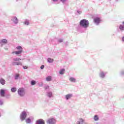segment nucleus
Masks as SVG:
<instances>
[{
	"label": "nucleus",
	"instance_id": "f257e3e1",
	"mask_svg": "<svg viewBox=\"0 0 124 124\" xmlns=\"http://www.w3.org/2000/svg\"><path fill=\"white\" fill-rule=\"evenodd\" d=\"M89 25L90 23H89V20L85 19H82L79 22L80 27H81V28H83L84 29H88Z\"/></svg>",
	"mask_w": 124,
	"mask_h": 124
},
{
	"label": "nucleus",
	"instance_id": "f03ea898",
	"mask_svg": "<svg viewBox=\"0 0 124 124\" xmlns=\"http://www.w3.org/2000/svg\"><path fill=\"white\" fill-rule=\"evenodd\" d=\"M13 61L14 62H12V65H20L22 66L23 65V63L21 62H19L21 61V58L19 57L14 58L13 59Z\"/></svg>",
	"mask_w": 124,
	"mask_h": 124
},
{
	"label": "nucleus",
	"instance_id": "7ed1b4c3",
	"mask_svg": "<svg viewBox=\"0 0 124 124\" xmlns=\"http://www.w3.org/2000/svg\"><path fill=\"white\" fill-rule=\"evenodd\" d=\"M16 50H18L16 51H13L12 54H16L17 56H20L22 53H23V47L20 46L16 47Z\"/></svg>",
	"mask_w": 124,
	"mask_h": 124
},
{
	"label": "nucleus",
	"instance_id": "20e7f679",
	"mask_svg": "<svg viewBox=\"0 0 124 124\" xmlns=\"http://www.w3.org/2000/svg\"><path fill=\"white\" fill-rule=\"evenodd\" d=\"M17 93L19 96H21V97H23L24 95L26 94V93L25 92V89L23 88H21L18 89L17 91Z\"/></svg>",
	"mask_w": 124,
	"mask_h": 124
},
{
	"label": "nucleus",
	"instance_id": "39448f33",
	"mask_svg": "<svg viewBox=\"0 0 124 124\" xmlns=\"http://www.w3.org/2000/svg\"><path fill=\"white\" fill-rule=\"evenodd\" d=\"M27 115L28 114H27V112L25 111H23L21 112V113L20 114V118L21 122H23V121H25V120H26Z\"/></svg>",
	"mask_w": 124,
	"mask_h": 124
},
{
	"label": "nucleus",
	"instance_id": "423d86ee",
	"mask_svg": "<svg viewBox=\"0 0 124 124\" xmlns=\"http://www.w3.org/2000/svg\"><path fill=\"white\" fill-rule=\"evenodd\" d=\"M93 22L94 24H95V25H96L97 26H98V25L100 24V22H101V20L100 19V18L98 17H96L94 18Z\"/></svg>",
	"mask_w": 124,
	"mask_h": 124
},
{
	"label": "nucleus",
	"instance_id": "0eeeda50",
	"mask_svg": "<svg viewBox=\"0 0 124 124\" xmlns=\"http://www.w3.org/2000/svg\"><path fill=\"white\" fill-rule=\"evenodd\" d=\"M47 124H56V120L54 118H50L46 121Z\"/></svg>",
	"mask_w": 124,
	"mask_h": 124
},
{
	"label": "nucleus",
	"instance_id": "6e6552de",
	"mask_svg": "<svg viewBox=\"0 0 124 124\" xmlns=\"http://www.w3.org/2000/svg\"><path fill=\"white\" fill-rule=\"evenodd\" d=\"M119 31L124 32V21L122 22V24H120L119 26Z\"/></svg>",
	"mask_w": 124,
	"mask_h": 124
},
{
	"label": "nucleus",
	"instance_id": "1a4fd4ad",
	"mask_svg": "<svg viewBox=\"0 0 124 124\" xmlns=\"http://www.w3.org/2000/svg\"><path fill=\"white\" fill-rule=\"evenodd\" d=\"M12 21H13L15 25H17L19 23V19H18V18H17L16 16H13Z\"/></svg>",
	"mask_w": 124,
	"mask_h": 124
},
{
	"label": "nucleus",
	"instance_id": "9d476101",
	"mask_svg": "<svg viewBox=\"0 0 124 124\" xmlns=\"http://www.w3.org/2000/svg\"><path fill=\"white\" fill-rule=\"evenodd\" d=\"M35 124H45V121L42 119H38L36 121Z\"/></svg>",
	"mask_w": 124,
	"mask_h": 124
},
{
	"label": "nucleus",
	"instance_id": "9b49d317",
	"mask_svg": "<svg viewBox=\"0 0 124 124\" xmlns=\"http://www.w3.org/2000/svg\"><path fill=\"white\" fill-rule=\"evenodd\" d=\"M0 95L2 97H4V96H5V90L4 89L0 90Z\"/></svg>",
	"mask_w": 124,
	"mask_h": 124
},
{
	"label": "nucleus",
	"instance_id": "f8f14e48",
	"mask_svg": "<svg viewBox=\"0 0 124 124\" xmlns=\"http://www.w3.org/2000/svg\"><path fill=\"white\" fill-rule=\"evenodd\" d=\"M73 96V95L71 93H69L65 95V97L66 100H68L69 99H70V98H71V97H72Z\"/></svg>",
	"mask_w": 124,
	"mask_h": 124
},
{
	"label": "nucleus",
	"instance_id": "ddd939ff",
	"mask_svg": "<svg viewBox=\"0 0 124 124\" xmlns=\"http://www.w3.org/2000/svg\"><path fill=\"white\" fill-rule=\"evenodd\" d=\"M99 76L100 77V78L103 79L104 78H105V73L102 71L99 73Z\"/></svg>",
	"mask_w": 124,
	"mask_h": 124
},
{
	"label": "nucleus",
	"instance_id": "4468645a",
	"mask_svg": "<svg viewBox=\"0 0 124 124\" xmlns=\"http://www.w3.org/2000/svg\"><path fill=\"white\" fill-rule=\"evenodd\" d=\"M8 42L7 41V40L5 39L0 40V44H1V43H2L3 44H7Z\"/></svg>",
	"mask_w": 124,
	"mask_h": 124
},
{
	"label": "nucleus",
	"instance_id": "2eb2a0df",
	"mask_svg": "<svg viewBox=\"0 0 124 124\" xmlns=\"http://www.w3.org/2000/svg\"><path fill=\"white\" fill-rule=\"evenodd\" d=\"M47 96H48L49 98H51V97H53V93L51 92H47Z\"/></svg>",
	"mask_w": 124,
	"mask_h": 124
},
{
	"label": "nucleus",
	"instance_id": "dca6fc26",
	"mask_svg": "<svg viewBox=\"0 0 124 124\" xmlns=\"http://www.w3.org/2000/svg\"><path fill=\"white\" fill-rule=\"evenodd\" d=\"M69 81H70V82H72V83H75L76 82V79L73 77H71L69 78Z\"/></svg>",
	"mask_w": 124,
	"mask_h": 124
},
{
	"label": "nucleus",
	"instance_id": "f3484780",
	"mask_svg": "<svg viewBox=\"0 0 124 124\" xmlns=\"http://www.w3.org/2000/svg\"><path fill=\"white\" fill-rule=\"evenodd\" d=\"M47 62L49 63H52V62H54V59L51 58H47Z\"/></svg>",
	"mask_w": 124,
	"mask_h": 124
},
{
	"label": "nucleus",
	"instance_id": "a211bd4d",
	"mask_svg": "<svg viewBox=\"0 0 124 124\" xmlns=\"http://www.w3.org/2000/svg\"><path fill=\"white\" fill-rule=\"evenodd\" d=\"M80 121H78L77 122V124H84V119H83L82 118H80Z\"/></svg>",
	"mask_w": 124,
	"mask_h": 124
},
{
	"label": "nucleus",
	"instance_id": "6ab92c4d",
	"mask_svg": "<svg viewBox=\"0 0 124 124\" xmlns=\"http://www.w3.org/2000/svg\"><path fill=\"white\" fill-rule=\"evenodd\" d=\"M64 71H65V69L64 68L61 69L60 70L59 73L61 74V75H63V74H64Z\"/></svg>",
	"mask_w": 124,
	"mask_h": 124
},
{
	"label": "nucleus",
	"instance_id": "aec40b11",
	"mask_svg": "<svg viewBox=\"0 0 124 124\" xmlns=\"http://www.w3.org/2000/svg\"><path fill=\"white\" fill-rule=\"evenodd\" d=\"M0 83L1 85H5V80L3 78H0Z\"/></svg>",
	"mask_w": 124,
	"mask_h": 124
},
{
	"label": "nucleus",
	"instance_id": "412c9836",
	"mask_svg": "<svg viewBox=\"0 0 124 124\" xmlns=\"http://www.w3.org/2000/svg\"><path fill=\"white\" fill-rule=\"evenodd\" d=\"M26 124H31L32 122L31 121V118H28L26 120Z\"/></svg>",
	"mask_w": 124,
	"mask_h": 124
},
{
	"label": "nucleus",
	"instance_id": "4be33fe9",
	"mask_svg": "<svg viewBox=\"0 0 124 124\" xmlns=\"http://www.w3.org/2000/svg\"><path fill=\"white\" fill-rule=\"evenodd\" d=\"M93 119H94V121H95V122L98 121V120H99V117H98V115H95L94 116Z\"/></svg>",
	"mask_w": 124,
	"mask_h": 124
},
{
	"label": "nucleus",
	"instance_id": "5701e85b",
	"mask_svg": "<svg viewBox=\"0 0 124 124\" xmlns=\"http://www.w3.org/2000/svg\"><path fill=\"white\" fill-rule=\"evenodd\" d=\"M46 80L47 82H50V81H52V77L51 76H48L46 78Z\"/></svg>",
	"mask_w": 124,
	"mask_h": 124
},
{
	"label": "nucleus",
	"instance_id": "b1692460",
	"mask_svg": "<svg viewBox=\"0 0 124 124\" xmlns=\"http://www.w3.org/2000/svg\"><path fill=\"white\" fill-rule=\"evenodd\" d=\"M36 84V81L35 80H31V86H34V85Z\"/></svg>",
	"mask_w": 124,
	"mask_h": 124
},
{
	"label": "nucleus",
	"instance_id": "393cba45",
	"mask_svg": "<svg viewBox=\"0 0 124 124\" xmlns=\"http://www.w3.org/2000/svg\"><path fill=\"white\" fill-rule=\"evenodd\" d=\"M17 91V89L16 87H12L11 89V91L12 93H15Z\"/></svg>",
	"mask_w": 124,
	"mask_h": 124
},
{
	"label": "nucleus",
	"instance_id": "a878e982",
	"mask_svg": "<svg viewBox=\"0 0 124 124\" xmlns=\"http://www.w3.org/2000/svg\"><path fill=\"white\" fill-rule=\"evenodd\" d=\"M76 15H81L82 14V11L79 10L77 11V13H76Z\"/></svg>",
	"mask_w": 124,
	"mask_h": 124
},
{
	"label": "nucleus",
	"instance_id": "bb28decb",
	"mask_svg": "<svg viewBox=\"0 0 124 124\" xmlns=\"http://www.w3.org/2000/svg\"><path fill=\"white\" fill-rule=\"evenodd\" d=\"M24 25H30V22L29 21V20L28 19L25 20L24 23Z\"/></svg>",
	"mask_w": 124,
	"mask_h": 124
},
{
	"label": "nucleus",
	"instance_id": "cd10ccee",
	"mask_svg": "<svg viewBox=\"0 0 124 124\" xmlns=\"http://www.w3.org/2000/svg\"><path fill=\"white\" fill-rule=\"evenodd\" d=\"M19 77H20V75L18 74H16L15 76V80H18V79H19Z\"/></svg>",
	"mask_w": 124,
	"mask_h": 124
},
{
	"label": "nucleus",
	"instance_id": "c85d7f7f",
	"mask_svg": "<svg viewBox=\"0 0 124 124\" xmlns=\"http://www.w3.org/2000/svg\"><path fill=\"white\" fill-rule=\"evenodd\" d=\"M120 75L121 76H124V70H122L120 72Z\"/></svg>",
	"mask_w": 124,
	"mask_h": 124
},
{
	"label": "nucleus",
	"instance_id": "c756f323",
	"mask_svg": "<svg viewBox=\"0 0 124 124\" xmlns=\"http://www.w3.org/2000/svg\"><path fill=\"white\" fill-rule=\"evenodd\" d=\"M62 3H65L66 1H67V0H60Z\"/></svg>",
	"mask_w": 124,
	"mask_h": 124
},
{
	"label": "nucleus",
	"instance_id": "7c9ffc66",
	"mask_svg": "<svg viewBox=\"0 0 124 124\" xmlns=\"http://www.w3.org/2000/svg\"><path fill=\"white\" fill-rule=\"evenodd\" d=\"M58 41L60 43H62V42L63 41V40L62 39H58Z\"/></svg>",
	"mask_w": 124,
	"mask_h": 124
},
{
	"label": "nucleus",
	"instance_id": "2f4dec72",
	"mask_svg": "<svg viewBox=\"0 0 124 124\" xmlns=\"http://www.w3.org/2000/svg\"><path fill=\"white\" fill-rule=\"evenodd\" d=\"M39 87H43V82H41L38 84Z\"/></svg>",
	"mask_w": 124,
	"mask_h": 124
},
{
	"label": "nucleus",
	"instance_id": "473e14b6",
	"mask_svg": "<svg viewBox=\"0 0 124 124\" xmlns=\"http://www.w3.org/2000/svg\"><path fill=\"white\" fill-rule=\"evenodd\" d=\"M23 69H28V68H29V67L27 66H23Z\"/></svg>",
	"mask_w": 124,
	"mask_h": 124
},
{
	"label": "nucleus",
	"instance_id": "72a5a7b5",
	"mask_svg": "<svg viewBox=\"0 0 124 124\" xmlns=\"http://www.w3.org/2000/svg\"><path fill=\"white\" fill-rule=\"evenodd\" d=\"M44 67H45V66L44 65H42L40 67L41 69H44Z\"/></svg>",
	"mask_w": 124,
	"mask_h": 124
},
{
	"label": "nucleus",
	"instance_id": "f704fd0d",
	"mask_svg": "<svg viewBox=\"0 0 124 124\" xmlns=\"http://www.w3.org/2000/svg\"><path fill=\"white\" fill-rule=\"evenodd\" d=\"M121 41L122 42H124V36H123L121 38Z\"/></svg>",
	"mask_w": 124,
	"mask_h": 124
},
{
	"label": "nucleus",
	"instance_id": "c9c22d12",
	"mask_svg": "<svg viewBox=\"0 0 124 124\" xmlns=\"http://www.w3.org/2000/svg\"><path fill=\"white\" fill-rule=\"evenodd\" d=\"M2 104H3V102L2 100H0V105H2Z\"/></svg>",
	"mask_w": 124,
	"mask_h": 124
},
{
	"label": "nucleus",
	"instance_id": "e433bc0d",
	"mask_svg": "<svg viewBox=\"0 0 124 124\" xmlns=\"http://www.w3.org/2000/svg\"><path fill=\"white\" fill-rule=\"evenodd\" d=\"M47 89H49V86H46L45 87V90H47Z\"/></svg>",
	"mask_w": 124,
	"mask_h": 124
},
{
	"label": "nucleus",
	"instance_id": "4c0bfd02",
	"mask_svg": "<svg viewBox=\"0 0 124 124\" xmlns=\"http://www.w3.org/2000/svg\"><path fill=\"white\" fill-rule=\"evenodd\" d=\"M65 46H68V42H66L65 43Z\"/></svg>",
	"mask_w": 124,
	"mask_h": 124
},
{
	"label": "nucleus",
	"instance_id": "58836bf2",
	"mask_svg": "<svg viewBox=\"0 0 124 124\" xmlns=\"http://www.w3.org/2000/svg\"><path fill=\"white\" fill-rule=\"evenodd\" d=\"M9 95H6V98H9Z\"/></svg>",
	"mask_w": 124,
	"mask_h": 124
},
{
	"label": "nucleus",
	"instance_id": "ea45409f",
	"mask_svg": "<svg viewBox=\"0 0 124 124\" xmlns=\"http://www.w3.org/2000/svg\"><path fill=\"white\" fill-rule=\"evenodd\" d=\"M4 50H5L6 51H7V50H8V48L7 47H4Z\"/></svg>",
	"mask_w": 124,
	"mask_h": 124
},
{
	"label": "nucleus",
	"instance_id": "a19ab883",
	"mask_svg": "<svg viewBox=\"0 0 124 124\" xmlns=\"http://www.w3.org/2000/svg\"><path fill=\"white\" fill-rule=\"evenodd\" d=\"M2 46H3V44H2V43L0 44V47H2Z\"/></svg>",
	"mask_w": 124,
	"mask_h": 124
},
{
	"label": "nucleus",
	"instance_id": "79ce46f5",
	"mask_svg": "<svg viewBox=\"0 0 124 124\" xmlns=\"http://www.w3.org/2000/svg\"><path fill=\"white\" fill-rule=\"evenodd\" d=\"M111 36H115V34H111Z\"/></svg>",
	"mask_w": 124,
	"mask_h": 124
},
{
	"label": "nucleus",
	"instance_id": "37998d69",
	"mask_svg": "<svg viewBox=\"0 0 124 124\" xmlns=\"http://www.w3.org/2000/svg\"><path fill=\"white\" fill-rule=\"evenodd\" d=\"M79 28H80V27L78 26V30H79Z\"/></svg>",
	"mask_w": 124,
	"mask_h": 124
},
{
	"label": "nucleus",
	"instance_id": "c03bdc74",
	"mask_svg": "<svg viewBox=\"0 0 124 124\" xmlns=\"http://www.w3.org/2000/svg\"><path fill=\"white\" fill-rule=\"evenodd\" d=\"M0 117H1V115H0Z\"/></svg>",
	"mask_w": 124,
	"mask_h": 124
},
{
	"label": "nucleus",
	"instance_id": "a18cd8bd",
	"mask_svg": "<svg viewBox=\"0 0 124 124\" xmlns=\"http://www.w3.org/2000/svg\"><path fill=\"white\" fill-rule=\"evenodd\" d=\"M16 0V1H18V0Z\"/></svg>",
	"mask_w": 124,
	"mask_h": 124
}]
</instances>
